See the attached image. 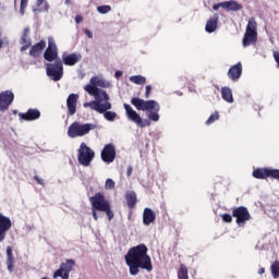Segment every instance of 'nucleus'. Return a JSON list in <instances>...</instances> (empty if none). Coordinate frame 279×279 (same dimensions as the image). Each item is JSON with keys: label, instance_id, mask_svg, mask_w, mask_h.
<instances>
[{"label": "nucleus", "instance_id": "412c9836", "mask_svg": "<svg viewBox=\"0 0 279 279\" xmlns=\"http://www.w3.org/2000/svg\"><path fill=\"white\" fill-rule=\"evenodd\" d=\"M62 60H63V64H65V66H75V64H77V62H80V60H82V54L72 52V53L63 57Z\"/></svg>", "mask_w": 279, "mask_h": 279}, {"label": "nucleus", "instance_id": "cd10ccee", "mask_svg": "<svg viewBox=\"0 0 279 279\" xmlns=\"http://www.w3.org/2000/svg\"><path fill=\"white\" fill-rule=\"evenodd\" d=\"M44 58L47 62H56L58 60V50H51L50 48H46L44 52Z\"/></svg>", "mask_w": 279, "mask_h": 279}, {"label": "nucleus", "instance_id": "6ab92c4d", "mask_svg": "<svg viewBox=\"0 0 279 279\" xmlns=\"http://www.w3.org/2000/svg\"><path fill=\"white\" fill-rule=\"evenodd\" d=\"M219 25V14H214L206 23L205 32L207 34H213V32H217V27Z\"/></svg>", "mask_w": 279, "mask_h": 279}, {"label": "nucleus", "instance_id": "ea45409f", "mask_svg": "<svg viewBox=\"0 0 279 279\" xmlns=\"http://www.w3.org/2000/svg\"><path fill=\"white\" fill-rule=\"evenodd\" d=\"M106 189H114V181L112 179H108L105 184Z\"/></svg>", "mask_w": 279, "mask_h": 279}, {"label": "nucleus", "instance_id": "79ce46f5", "mask_svg": "<svg viewBox=\"0 0 279 279\" xmlns=\"http://www.w3.org/2000/svg\"><path fill=\"white\" fill-rule=\"evenodd\" d=\"M255 178H257L258 180H266V178H268V177H265V175H255ZM269 178H274L275 180H278V181H279V175H270Z\"/></svg>", "mask_w": 279, "mask_h": 279}, {"label": "nucleus", "instance_id": "c85d7f7f", "mask_svg": "<svg viewBox=\"0 0 279 279\" xmlns=\"http://www.w3.org/2000/svg\"><path fill=\"white\" fill-rule=\"evenodd\" d=\"M245 32L251 33V34H258V24L256 23V20L254 17H251L248 20Z\"/></svg>", "mask_w": 279, "mask_h": 279}, {"label": "nucleus", "instance_id": "393cba45", "mask_svg": "<svg viewBox=\"0 0 279 279\" xmlns=\"http://www.w3.org/2000/svg\"><path fill=\"white\" fill-rule=\"evenodd\" d=\"M222 5L223 10H227L228 12H239L240 10H243V5L234 0L226 1Z\"/></svg>", "mask_w": 279, "mask_h": 279}, {"label": "nucleus", "instance_id": "1a4fd4ad", "mask_svg": "<svg viewBox=\"0 0 279 279\" xmlns=\"http://www.w3.org/2000/svg\"><path fill=\"white\" fill-rule=\"evenodd\" d=\"M73 267H75V260L68 259L65 263L60 265L58 270L54 271L53 278L69 279V275L73 271Z\"/></svg>", "mask_w": 279, "mask_h": 279}, {"label": "nucleus", "instance_id": "f257e3e1", "mask_svg": "<svg viewBox=\"0 0 279 279\" xmlns=\"http://www.w3.org/2000/svg\"><path fill=\"white\" fill-rule=\"evenodd\" d=\"M131 104L136 108V110L148 112V120H143L141 114H138L132 106L129 104L123 105L129 121L135 123L137 128H149V125H151L150 121H160V114H158V112H160V105L156 100H143L138 97H133L131 99Z\"/></svg>", "mask_w": 279, "mask_h": 279}, {"label": "nucleus", "instance_id": "a878e982", "mask_svg": "<svg viewBox=\"0 0 279 279\" xmlns=\"http://www.w3.org/2000/svg\"><path fill=\"white\" fill-rule=\"evenodd\" d=\"M7 267L8 271H14V253L12 252V246L7 247Z\"/></svg>", "mask_w": 279, "mask_h": 279}, {"label": "nucleus", "instance_id": "2f4dec72", "mask_svg": "<svg viewBox=\"0 0 279 279\" xmlns=\"http://www.w3.org/2000/svg\"><path fill=\"white\" fill-rule=\"evenodd\" d=\"M215 121H219V112L215 111L214 113H211L209 116V118L206 121V125H210L213 123H215Z\"/></svg>", "mask_w": 279, "mask_h": 279}, {"label": "nucleus", "instance_id": "5fc2aeb1", "mask_svg": "<svg viewBox=\"0 0 279 279\" xmlns=\"http://www.w3.org/2000/svg\"><path fill=\"white\" fill-rule=\"evenodd\" d=\"M65 5H71V0H65Z\"/></svg>", "mask_w": 279, "mask_h": 279}, {"label": "nucleus", "instance_id": "4d7b16f0", "mask_svg": "<svg viewBox=\"0 0 279 279\" xmlns=\"http://www.w3.org/2000/svg\"><path fill=\"white\" fill-rule=\"evenodd\" d=\"M41 279H48L47 277H43Z\"/></svg>", "mask_w": 279, "mask_h": 279}, {"label": "nucleus", "instance_id": "0eeeda50", "mask_svg": "<svg viewBox=\"0 0 279 279\" xmlns=\"http://www.w3.org/2000/svg\"><path fill=\"white\" fill-rule=\"evenodd\" d=\"M47 76L53 82H60L64 75V66L62 60L58 59L53 63L46 64Z\"/></svg>", "mask_w": 279, "mask_h": 279}, {"label": "nucleus", "instance_id": "c9c22d12", "mask_svg": "<svg viewBox=\"0 0 279 279\" xmlns=\"http://www.w3.org/2000/svg\"><path fill=\"white\" fill-rule=\"evenodd\" d=\"M47 49H51L52 51H58V45H56V39H53V37H48Z\"/></svg>", "mask_w": 279, "mask_h": 279}, {"label": "nucleus", "instance_id": "6e6552de", "mask_svg": "<svg viewBox=\"0 0 279 279\" xmlns=\"http://www.w3.org/2000/svg\"><path fill=\"white\" fill-rule=\"evenodd\" d=\"M89 202L92 204V210H98L99 213H104L110 205V202L106 199V196H104V193L101 192L89 197Z\"/></svg>", "mask_w": 279, "mask_h": 279}, {"label": "nucleus", "instance_id": "bb28decb", "mask_svg": "<svg viewBox=\"0 0 279 279\" xmlns=\"http://www.w3.org/2000/svg\"><path fill=\"white\" fill-rule=\"evenodd\" d=\"M221 97L227 104H234V97L232 96V89L230 87L221 88Z\"/></svg>", "mask_w": 279, "mask_h": 279}, {"label": "nucleus", "instance_id": "4468645a", "mask_svg": "<svg viewBox=\"0 0 279 279\" xmlns=\"http://www.w3.org/2000/svg\"><path fill=\"white\" fill-rule=\"evenodd\" d=\"M241 75H243V64L241 62L232 65L228 71V77L232 80V82L241 80Z\"/></svg>", "mask_w": 279, "mask_h": 279}, {"label": "nucleus", "instance_id": "e433bc0d", "mask_svg": "<svg viewBox=\"0 0 279 279\" xmlns=\"http://www.w3.org/2000/svg\"><path fill=\"white\" fill-rule=\"evenodd\" d=\"M102 213H106L109 221H112V219H114V213L112 211L110 205Z\"/></svg>", "mask_w": 279, "mask_h": 279}, {"label": "nucleus", "instance_id": "8fccbe9b", "mask_svg": "<svg viewBox=\"0 0 279 279\" xmlns=\"http://www.w3.org/2000/svg\"><path fill=\"white\" fill-rule=\"evenodd\" d=\"M132 171H133L132 166H129V167L126 168V175H130V174L132 173Z\"/></svg>", "mask_w": 279, "mask_h": 279}, {"label": "nucleus", "instance_id": "f03ea898", "mask_svg": "<svg viewBox=\"0 0 279 279\" xmlns=\"http://www.w3.org/2000/svg\"><path fill=\"white\" fill-rule=\"evenodd\" d=\"M148 252L149 248L145 244H138L128 251L124 260L131 276H138L141 269H145L148 272L154 271V265L151 264V257L147 254Z\"/></svg>", "mask_w": 279, "mask_h": 279}, {"label": "nucleus", "instance_id": "7ed1b4c3", "mask_svg": "<svg viewBox=\"0 0 279 279\" xmlns=\"http://www.w3.org/2000/svg\"><path fill=\"white\" fill-rule=\"evenodd\" d=\"M108 87H110V83L106 82V80L99 78L97 76H93L89 81V84L84 86V90H86L88 95H92V96L98 95L104 99H110V96H108V93H106V90L99 89V88H108Z\"/></svg>", "mask_w": 279, "mask_h": 279}, {"label": "nucleus", "instance_id": "37998d69", "mask_svg": "<svg viewBox=\"0 0 279 279\" xmlns=\"http://www.w3.org/2000/svg\"><path fill=\"white\" fill-rule=\"evenodd\" d=\"M275 61L277 63V66L279 68V51H274L272 53Z\"/></svg>", "mask_w": 279, "mask_h": 279}, {"label": "nucleus", "instance_id": "4c0bfd02", "mask_svg": "<svg viewBox=\"0 0 279 279\" xmlns=\"http://www.w3.org/2000/svg\"><path fill=\"white\" fill-rule=\"evenodd\" d=\"M232 217L230 214L221 215V219L225 223H232Z\"/></svg>", "mask_w": 279, "mask_h": 279}, {"label": "nucleus", "instance_id": "09e8293b", "mask_svg": "<svg viewBox=\"0 0 279 279\" xmlns=\"http://www.w3.org/2000/svg\"><path fill=\"white\" fill-rule=\"evenodd\" d=\"M122 75H123V72H122V71H117V72L114 73V77H117V78L121 77Z\"/></svg>", "mask_w": 279, "mask_h": 279}, {"label": "nucleus", "instance_id": "c756f323", "mask_svg": "<svg viewBox=\"0 0 279 279\" xmlns=\"http://www.w3.org/2000/svg\"><path fill=\"white\" fill-rule=\"evenodd\" d=\"M130 82H132L133 84H136L137 86H143V84L147 83V78L142 75H134V76H130Z\"/></svg>", "mask_w": 279, "mask_h": 279}, {"label": "nucleus", "instance_id": "f3484780", "mask_svg": "<svg viewBox=\"0 0 279 279\" xmlns=\"http://www.w3.org/2000/svg\"><path fill=\"white\" fill-rule=\"evenodd\" d=\"M20 121H36L40 119V110L28 109L25 113H19Z\"/></svg>", "mask_w": 279, "mask_h": 279}, {"label": "nucleus", "instance_id": "58836bf2", "mask_svg": "<svg viewBox=\"0 0 279 279\" xmlns=\"http://www.w3.org/2000/svg\"><path fill=\"white\" fill-rule=\"evenodd\" d=\"M28 0H21L20 12L21 14H25V9L27 8Z\"/></svg>", "mask_w": 279, "mask_h": 279}, {"label": "nucleus", "instance_id": "ddd939ff", "mask_svg": "<svg viewBox=\"0 0 279 279\" xmlns=\"http://www.w3.org/2000/svg\"><path fill=\"white\" fill-rule=\"evenodd\" d=\"M10 228H12V220H10L9 217L3 216V214H0V243L5 241V235Z\"/></svg>", "mask_w": 279, "mask_h": 279}, {"label": "nucleus", "instance_id": "f704fd0d", "mask_svg": "<svg viewBox=\"0 0 279 279\" xmlns=\"http://www.w3.org/2000/svg\"><path fill=\"white\" fill-rule=\"evenodd\" d=\"M112 11V7L110 5H100L97 7V12H99V14H108V12Z\"/></svg>", "mask_w": 279, "mask_h": 279}, {"label": "nucleus", "instance_id": "72a5a7b5", "mask_svg": "<svg viewBox=\"0 0 279 279\" xmlns=\"http://www.w3.org/2000/svg\"><path fill=\"white\" fill-rule=\"evenodd\" d=\"M102 114L107 121H114L117 119V112L114 111L106 110Z\"/></svg>", "mask_w": 279, "mask_h": 279}, {"label": "nucleus", "instance_id": "7c9ffc66", "mask_svg": "<svg viewBox=\"0 0 279 279\" xmlns=\"http://www.w3.org/2000/svg\"><path fill=\"white\" fill-rule=\"evenodd\" d=\"M178 279H189V268L186 265L181 264L178 270Z\"/></svg>", "mask_w": 279, "mask_h": 279}, {"label": "nucleus", "instance_id": "b1692460", "mask_svg": "<svg viewBox=\"0 0 279 279\" xmlns=\"http://www.w3.org/2000/svg\"><path fill=\"white\" fill-rule=\"evenodd\" d=\"M252 175H279V170L271 168H257L253 171Z\"/></svg>", "mask_w": 279, "mask_h": 279}, {"label": "nucleus", "instance_id": "603ef678", "mask_svg": "<svg viewBox=\"0 0 279 279\" xmlns=\"http://www.w3.org/2000/svg\"><path fill=\"white\" fill-rule=\"evenodd\" d=\"M45 3V0H37V7L40 8V5Z\"/></svg>", "mask_w": 279, "mask_h": 279}, {"label": "nucleus", "instance_id": "a18cd8bd", "mask_svg": "<svg viewBox=\"0 0 279 279\" xmlns=\"http://www.w3.org/2000/svg\"><path fill=\"white\" fill-rule=\"evenodd\" d=\"M219 8L223 9V2H219V3L213 5V10H219Z\"/></svg>", "mask_w": 279, "mask_h": 279}, {"label": "nucleus", "instance_id": "6e6d98bb", "mask_svg": "<svg viewBox=\"0 0 279 279\" xmlns=\"http://www.w3.org/2000/svg\"><path fill=\"white\" fill-rule=\"evenodd\" d=\"M131 217H132V211L129 214V219H131Z\"/></svg>", "mask_w": 279, "mask_h": 279}, {"label": "nucleus", "instance_id": "473e14b6", "mask_svg": "<svg viewBox=\"0 0 279 279\" xmlns=\"http://www.w3.org/2000/svg\"><path fill=\"white\" fill-rule=\"evenodd\" d=\"M270 269H271L272 277L274 278H279V262L278 260H276L271 265Z\"/></svg>", "mask_w": 279, "mask_h": 279}, {"label": "nucleus", "instance_id": "aec40b11", "mask_svg": "<svg viewBox=\"0 0 279 279\" xmlns=\"http://www.w3.org/2000/svg\"><path fill=\"white\" fill-rule=\"evenodd\" d=\"M156 221V213L151 208L146 207L143 213L144 226H151Z\"/></svg>", "mask_w": 279, "mask_h": 279}, {"label": "nucleus", "instance_id": "20e7f679", "mask_svg": "<svg viewBox=\"0 0 279 279\" xmlns=\"http://www.w3.org/2000/svg\"><path fill=\"white\" fill-rule=\"evenodd\" d=\"M95 128H97L95 124L73 122L68 129V136L70 138L86 136V134H89L90 130H95Z\"/></svg>", "mask_w": 279, "mask_h": 279}, {"label": "nucleus", "instance_id": "39448f33", "mask_svg": "<svg viewBox=\"0 0 279 279\" xmlns=\"http://www.w3.org/2000/svg\"><path fill=\"white\" fill-rule=\"evenodd\" d=\"M77 160L78 165H82V167H90V162L95 160V150L88 147L86 143H81L77 149Z\"/></svg>", "mask_w": 279, "mask_h": 279}, {"label": "nucleus", "instance_id": "f8f14e48", "mask_svg": "<svg viewBox=\"0 0 279 279\" xmlns=\"http://www.w3.org/2000/svg\"><path fill=\"white\" fill-rule=\"evenodd\" d=\"M14 101V93L11 90H4L0 93V111L5 112L10 105Z\"/></svg>", "mask_w": 279, "mask_h": 279}, {"label": "nucleus", "instance_id": "c03bdc74", "mask_svg": "<svg viewBox=\"0 0 279 279\" xmlns=\"http://www.w3.org/2000/svg\"><path fill=\"white\" fill-rule=\"evenodd\" d=\"M34 180H36V182H37L38 184H41L43 186H45V180L40 179V177L35 175V177H34Z\"/></svg>", "mask_w": 279, "mask_h": 279}, {"label": "nucleus", "instance_id": "9b49d317", "mask_svg": "<svg viewBox=\"0 0 279 279\" xmlns=\"http://www.w3.org/2000/svg\"><path fill=\"white\" fill-rule=\"evenodd\" d=\"M232 217L235 218V223L239 226H242L245 223V221H250L252 219V215H250V210H247V207H236L232 210Z\"/></svg>", "mask_w": 279, "mask_h": 279}, {"label": "nucleus", "instance_id": "423d86ee", "mask_svg": "<svg viewBox=\"0 0 279 279\" xmlns=\"http://www.w3.org/2000/svg\"><path fill=\"white\" fill-rule=\"evenodd\" d=\"M94 101L84 102V108H90L92 110L99 112V114H104L106 110H112V104L108 102L110 99H106L99 95L94 96Z\"/></svg>", "mask_w": 279, "mask_h": 279}, {"label": "nucleus", "instance_id": "de8ad7c7", "mask_svg": "<svg viewBox=\"0 0 279 279\" xmlns=\"http://www.w3.org/2000/svg\"><path fill=\"white\" fill-rule=\"evenodd\" d=\"M82 21H84V17L82 15L75 16V23H82Z\"/></svg>", "mask_w": 279, "mask_h": 279}, {"label": "nucleus", "instance_id": "a211bd4d", "mask_svg": "<svg viewBox=\"0 0 279 279\" xmlns=\"http://www.w3.org/2000/svg\"><path fill=\"white\" fill-rule=\"evenodd\" d=\"M21 45V51H27L29 47H32V38H29V27L24 28L21 39H20Z\"/></svg>", "mask_w": 279, "mask_h": 279}, {"label": "nucleus", "instance_id": "2eb2a0df", "mask_svg": "<svg viewBox=\"0 0 279 279\" xmlns=\"http://www.w3.org/2000/svg\"><path fill=\"white\" fill-rule=\"evenodd\" d=\"M80 99V95L70 94L66 99L68 112L71 117L77 112V100Z\"/></svg>", "mask_w": 279, "mask_h": 279}, {"label": "nucleus", "instance_id": "a19ab883", "mask_svg": "<svg viewBox=\"0 0 279 279\" xmlns=\"http://www.w3.org/2000/svg\"><path fill=\"white\" fill-rule=\"evenodd\" d=\"M149 95H151V85H146L145 98L149 99Z\"/></svg>", "mask_w": 279, "mask_h": 279}, {"label": "nucleus", "instance_id": "3c124183", "mask_svg": "<svg viewBox=\"0 0 279 279\" xmlns=\"http://www.w3.org/2000/svg\"><path fill=\"white\" fill-rule=\"evenodd\" d=\"M85 34L89 37V38H93V33L90 31H85Z\"/></svg>", "mask_w": 279, "mask_h": 279}, {"label": "nucleus", "instance_id": "864d4df0", "mask_svg": "<svg viewBox=\"0 0 279 279\" xmlns=\"http://www.w3.org/2000/svg\"><path fill=\"white\" fill-rule=\"evenodd\" d=\"M265 272V268H259L258 274L263 275Z\"/></svg>", "mask_w": 279, "mask_h": 279}, {"label": "nucleus", "instance_id": "9d476101", "mask_svg": "<svg viewBox=\"0 0 279 279\" xmlns=\"http://www.w3.org/2000/svg\"><path fill=\"white\" fill-rule=\"evenodd\" d=\"M100 158L102 162H107V165L114 162V159L117 158V147L114 144L105 145L100 153Z\"/></svg>", "mask_w": 279, "mask_h": 279}, {"label": "nucleus", "instance_id": "5701e85b", "mask_svg": "<svg viewBox=\"0 0 279 279\" xmlns=\"http://www.w3.org/2000/svg\"><path fill=\"white\" fill-rule=\"evenodd\" d=\"M258 40V33H247L245 32L242 45L243 47H250V45H254Z\"/></svg>", "mask_w": 279, "mask_h": 279}, {"label": "nucleus", "instance_id": "4be33fe9", "mask_svg": "<svg viewBox=\"0 0 279 279\" xmlns=\"http://www.w3.org/2000/svg\"><path fill=\"white\" fill-rule=\"evenodd\" d=\"M126 206L130 210H134L136 208V204H138V198L136 197V192L131 191L125 194Z\"/></svg>", "mask_w": 279, "mask_h": 279}, {"label": "nucleus", "instance_id": "dca6fc26", "mask_svg": "<svg viewBox=\"0 0 279 279\" xmlns=\"http://www.w3.org/2000/svg\"><path fill=\"white\" fill-rule=\"evenodd\" d=\"M47 47V41L41 39L37 44L33 45L29 50V56L32 58H40L43 54V51H45V48Z\"/></svg>", "mask_w": 279, "mask_h": 279}, {"label": "nucleus", "instance_id": "49530a36", "mask_svg": "<svg viewBox=\"0 0 279 279\" xmlns=\"http://www.w3.org/2000/svg\"><path fill=\"white\" fill-rule=\"evenodd\" d=\"M93 213V218L95 219V221H97L99 219V216H97V209H92Z\"/></svg>", "mask_w": 279, "mask_h": 279}]
</instances>
